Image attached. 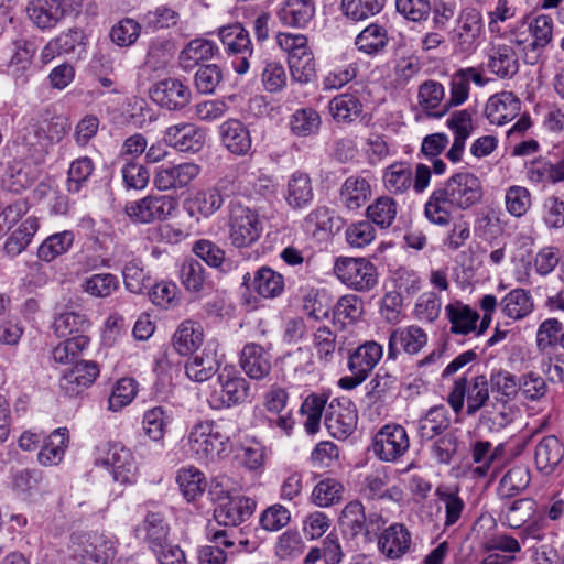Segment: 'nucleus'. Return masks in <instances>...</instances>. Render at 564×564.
Here are the masks:
<instances>
[{
  "label": "nucleus",
  "mask_w": 564,
  "mask_h": 564,
  "mask_svg": "<svg viewBox=\"0 0 564 564\" xmlns=\"http://www.w3.org/2000/svg\"><path fill=\"white\" fill-rule=\"evenodd\" d=\"M171 416L162 406H154L143 414V430L148 437L154 442L162 441Z\"/></svg>",
  "instance_id": "60"
},
{
  "label": "nucleus",
  "mask_w": 564,
  "mask_h": 564,
  "mask_svg": "<svg viewBox=\"0 0 564 564\" xmlns=\"http://www.w3.org/2000/svg\"><path fill=\"white\" fill-rule=\"evenodd\" d=\"M530 484V470L525 466L510 468L500 479L498 495L501 498H511L519 495Z\"/></svg>",
  "instance_id": "51"
},
{
  "label": "nucleus",
  "mask_w": 564,
  "mask_h": 564,
  "mask_svg": "<svg viewBox=\"0 0 564 564\" xmlns=\"http://www.w3.org/2000/svg\"><path fill=\"white\" fill-rule=\"evenodd\" d=\"M488 386L486 376L474 375L470 370L457 378L448 395V403L453 411L458 414L463 410L466 399V413L474 415L489 400Z\"/></svg>",
  "instance_id": "3"
},
{
  "label": "nucleus",
  "mask_w": 564,
  "mask_h": 564,
  "mask_svg": "<svg viewBox=\"0 0 564 564\" xmlns=\"http://www.w3.org/2000/svg\"><path fill=\"white\" fill-rule=\"evenodd\" d=\"M445 508V527H452L460 519L465 502L458 495L457 488L437 487L435 491Z\"/></svg>",
  "instance_id": "58"
},
{
  "label": "nucleus",
  "mask_w": 564,
  "mask_h": 564,
  "mask_svg": "<svg viewBox=\"0 0 564 564\" xmlns=\"http://www.w3.org/2000/svg\"><path fill=\"white\" fill-rule=\"evenodd\" d=\"M321 116L313 108L297 109L290 117V129L297 137H310L316 134L321 128Z\"/></svg>",
  "instance_id": "54"
},
{
  "label": "nucleus",
  "mask_w": 564,
  "mask_h": 564,
  "mask_svg": "<svg viewBox=\"0 0 564 564\" xmlns=\"http://www.w3.org/2000/svg\"><path fill=\"white\" fill-rule=\"evenodd\" d=\"M176 208L174 198L160 195L147 196L126 205L127 215L135 223L149 224L166 218Z\"/></svg>",
  "instance_id": "12"
},
{
  "label": "nucleus",
  "mask_w": 564,
  "mask_h": 564,
  "mask_svg": "<svg viewBox=\"0 0 564 564\" xmlns=\"http://www.w3.org/2000/svg\"><path fill=\"white\" fill-rule=\"evenodd\" d=\"M397 216V203L388 196L378 197L367 208V217L370 223L376 224L380 228L391 226Z\"/></svg>",
  "instance_id": "57"
},
{
  "label": "nucleus",
  "mask_w": 564,
  "mask_h": 564,
  "mask_svg": "<svg viewBox=\"0 0 564 564\" xmlns=\"http://www.w3.org/2000/svg\"><path fill=\"white\" fill-rule=\"evenodd\" d=\"M426 343V333L416 325L395 328L389 335L388 359H397L402 351L416 355Z\"/></svg>",
  "instance_id": "21"
},
{
  "label": "nucleus",
  "mask_w": 564,
  "mask_h": 564,
  "mask_svg": "<svg viewBox=\"0 0 564 564\" xmlns=\"http://www.w3.org/2000/svg\"><path fill=\"white\" fill-rule=\"evenodd\" d=\"M206 132L193 123H178L171 126L164 133L165 144L180 152H199L205 144Z\"/></svg>",
  "instance_id": "22"
},
{
  "label": "nucleus",
  "mask_w": 564,
  "mask_h": 564,
  "mask_svg": "<svg viewBox=\"0 0 564 564\" xmlns=\"http://www.w3.org/2000/svg\"><path fill=\"white\" fill-rule=\"evenodd\" d=\"M386 523L382 516L376 512L366 516L365 508L360 501H350L341 511L339 524L343 532L352 538L362 535L364 542H371Z\"/></svg>",
  "instance_id": "8"
},
{
  "label": "nucleus",
  "mask_w": 564,
  "mask_h": 564,
  "mask_svg": "<svg viewBox=\"0 0 564 564\" xmlns=\"http://www.w3.org/2000/svg\"><path fill=\"white\" fill-rule=\"evenodd\" d=\"M521 101L511 91H502L491 96L487 104L485 113L492 124L503 126L513 120L520 112Z\"/></svg>",
  "instance_id": "28"
},
{
  "label": "nucleus",
  "mask_w": 564,
  "mask_h": 564,
  "mask_svg": "<svg viewBox=\"0 0 564 564\" xmlns=\"http://www.w3.org/2000/svg\"><path fill=\"white\" fill-rule=\"evenodd\" d=\"M386 0H341L345 15L352 21H364L381 12Z\"/></svg>",
  "instance_id": "62"
},
{
  "label": "nucleus",
  "mask_w": 564,
  "mask_h": 564,
  "mask_svg": "<svg viewBox=\"0 0 564 564\" xmlns=\"http://www.w3.org/2000/svg\"><path fill=\"white\" fill-rule=\"evenodd\" d=\"M358 414L348 398L334 399L325 409L324 424L335 438H346L357 426Z\"/></svg>",
  "instance_id": "11"
},
{
  "label": "nucleus",
  "mask_w": 564,
  "mask_h": 564,
  "mask_svg": "<svg viewBox=\"0 0 564 564\" xmlns=\"http://www.w3.org/2000/svg\"><path fill=\"white\" fill-rule=\"evenodd\" d=\"M500 306L507 317L522 319L533 311L534 304L529 291L514 289L501 300Z\"/></svg>",
  "instance_id": "44"
},
{
  "label": "nucleus",
  "mask_w": 564,
  "mask_h": 564,
  "mask_svg": "<svg viewBox=\"0 0 564 564\" xmlns=\"http://www.w3.org/2000/svg\"><path fill=\"white\" fill-rule=\"evenodd\" d=\"M535 503L532 499H518L505 505L502 509V519L505 523L512 529L523 525L534 513Z\"/></svg>",
  "instance_id": "55"
},
{
  "label": "nucleus",
  "mask_w": 564,
  "mask_h": 564,
  "mask_svg": "<svg viewBox=\"0 0 564 564\" xmlns=\"http://www.w3.org/2000/svg\"><path fill=\"white\" fill-rule=\"evenodd\" d=\"M180 280L183 286L193 293L203 291L206 276L203 264L195 260H185L180 268Z\"/></svg>",
  "instance_id": "64"
},
{
  "label": "nucleus",
  "mask_w": 564,
  "mask_h": 564,
  "mask_svg": "<svg viewBox=\"0 0 564 564\" xmlns=\"http://www.w3.org/2000/svg\"><path fill=\"white\" fill-rule=\"evenodd\" d=\"M239 364L243 372L253 380H261L271 372V356L259 344L248 343L243 346Z\"/></svg>",
  "instance_id": "29"
},
{
  "label": "nucleus",
  "mask_w": 564,
  "mask_h": 564,
  "mask_svg": "<svg viewBox=\"0 0 564 564\" xmlns=\"http://www.w3.org/2000/svg\"><path fill=\"white\" fill-rule=\"evenodd\" d=\"M445 313L451 324V333L467 335L476 329L479 314L462 302H455L445 306Z\"/></svg>",
  "instance_id": "39"
},
{
  "label": "nucleus",
  "mask_w": 564,
  "mask_h": 564,
  "mask_svg": "<svg viewBox=\"0 0 564 564\" xmlns=\"http://www.w3.org/2000/svg\"><path fill=\"white\" fill-rule=\"evenodd\" d=\"M553 20L551 17L541 14L538 15L529 25L530 33L533 41L522 47L523 61L525 64L535 65L543 50L552 41Z\"/></svg>",
  "instance_id": "26"
},
{
  "label": "nucleus",
  "mask_w": 564,
  "mask_h": 564,
  "mask_svg": "<svg viewBox=\"0 0 564 564\" xmlns=\"http://www.w3.org/2000/svg\"><path fill=\"white\" fill-rule=\"evenodd\" d=\"M99 367L95 361L78 360L74 367L66 371L61 380L59 387L68 397L78 395L88 388L98 377Z\"/></svg>",
  "instance_id": "24"
},
{
  "label": "nucleus",
  "mask_w": 564,
  "mask_h": 564,
  "mask_svg": "<svg viewBox=\"0 0 564 564\" xmlns=\"http://www.w3.org/2000/svg\"><path fill=\"white\" fill-rule=\"evenodd\" d=\"M481 31L480 12L475 8H467L457 18V26L453 30V42L460 52H471L476 47Z\"/></svg>",
  "instance_id": "20"
},
{
  "label": "nucleus",
  "mask_w": 564,
  "mask_h": 564,
  "mask_svg": "<svg viewBox=\"0 0 564 564\" xmlns=\"http://www.w3.org/2000/svg\"><path fill=\"white\" fill-rule=\"evenodd\" d=\"M68 430L58 427L54 430L44 441L42 448L37 454V460L42 466H56L64 457L65 449L68 446Z\"/></svg>",
  "instance_id": "36"
},
{
  "label": "nucleus",
  "mask_w": 564,
  "mask_h": 564,
  "mask_svg": "<svg viewBox=\"0 0 564 564\" xmlns=\"http://www.w3.org/2000/svg\"><path fill=\"white\" fill-rule=\"evenodd\" d=\"M451 424L448 411L444 405L431 408L417 422V432L422 441H431L445 432Z\"/></svg>",
  "instance_id": "41"
},
{
  "label": "nucleus",
  "mask_w": 564,
  "mask_h": 564,
  "mask_svg": "<svg viewBox=\"0 0 564 564\" xmlns=\"http://www.w3.org/2000/svg\"><path fill=\"white\" fill-rule=\"evenodd\" d=\"M203 341V327L198 322L192 319H186L181 323L173 335V346L182 356L195 352L202 346Z\"/></svg>",
  "instance_id": "35"
},
{
  "label": "nucleus",
  "mask_w": 564,
  "mask_h": 564,
  "mask_svg": "<svg viewBox=\"0 0 564 564\" xmlns=\"http://www.w3.org/2000/svg\"><path fill=\"white\" fill-rule=\"evenodd\" d=\"M228 228V238L236 248L252 246L263 229L257 212L238 202L229 204Z\"/></svg>",
  "instance_id": "5"
},
{
  "label": "nucleus",
  "mask_w": 564,
  "mask_h": 564,
  "mask_svg": "<svg viewBox=\"0 0 564 564\" xmlns=\"http://www.w3.org/2000/svg\"><path fill=\"white\" fill-rule=\"evenodd\" d=\"M200 173V166L184 162L156 167L153 184L159 191H177L188 186Z\"/></svg>",
  "instance_id": "14"
},
{
  "label": "nucleus",
  "mask_w": 564,
  "mask_h": 564,
  "mask_svg": "<svg viewBox=\"0 0 564 564\" xmlns=\"http://www.w3.org/2000/svg\"><path fill=\"white\" fill-rule=\"evenodd\" d=\"M134 533L151 552L160 551L170 542V525L160 512H148L143 522L135 528Z\"/></svg>",
  "instance_id": "25"
},
{
  "label": "nucleus",
  "mask_w": 564,
  "mask_h": 564,
  "mask_svg": "<svg viewBox=\"0 0 564 564\" xmlns=\"http://www.w3.org/2000/svg\"><path fill=\"white\" fill-rule=\"evenodd\" d=\"M150 96L154 102L167 110H180L189 104L192 93L180 79L165 78L153 85Z\"/></svg>",
  "instance_id": "19"
},
{
  "label": "nucleus",
  "mask_w": 564,
  "mask_h": 564,
  "mask_svg": "<svg viewBox=\"0 0 564 564\" xmlns=\"http://www.w3.org/2000/svg\"><path fill=\"white\" fill-rule=\"evenodd\" d=\"M218 35L227 52L235 56L232 59L234 69L239 75L246 74L250 68L249 59L253 54L249 32L240 23H235L220 28Z\"/></svg>",
  "instance_id": "9"
},
{
  "label": "nucleus",
  "mask_w": 564,
  "mask_h": 564,
  "mask_svg": "<svg viewBox=\"0 0 564 564\" xmlns=\"http://www.w3.org/2000/svg\"><path fill=\"white\" fill-rule=\"evenodd\" d=\"M370 196L371 187L369 182L359 175L347 177L340 188V202L350 210L364 206Z\"/></svg>",
  "instance_id": "38"
},
{
  "label": "nucleus",
  "mask_w": 564,
  "mask_h": 564,
  "mask_svg": "<svg viewBox=\"0 0 564 564\" xmlns=\"http://www.w3.org/2000/svg\"><path fill=\"white\" fill-rule=\"evenodd\" d=\"M69 129L68 120L63 116L44 117L26 128L23 141L29 147H40L44 152L43 140L51 143L59 142Z\"/></svg>",
  "instance_id": "15"
},
{
  "label": "nucleus",
  "mask_w": 564,
  "mask_h": 564,
  "mask_svg": "<svg viewBox=\"0 0 564 564\" xmlns=\"http://www.w3.org/2000/svg\"><path fill=\"white\" fill-rule=\"evenodd\" d=\"M237 191L235 180L220 178L214 186L195 194L192 208L204 218H208L221 208L226 197L236 194Z\"/></svg>",
  "instance_id": "16"
},
{
  "label": "nucleus",
  "mask_w": 564,
  "mask_h": 564,
  "mask_svg": "<svg viewBox=\"0 0 564 564\" xmlns=\"http://www.w3.org/2000/svg\"><path fill=\"white\" fill-rule=\"evenodd\" d=\"M564 445L554 435L544 436L535 446L534 463L536 468L549 475L562 462Z\"/></svg>",
  "instance_id": "33"
},
{
  "label": "nucleus",
  "mask_w": 564,
  "mask_h": 564,
  "mask_svg": "<svg viewBox=\"0 0 564 564\" xmlns=\"http://www.w3.org/2000/svg\"><path fill=\"white\" fill-rule=\"evenodd\" d=\"M75 235L72 230H64L48 236L39 247L37 257L45 262H51L66 253L73 246Z\"/></svg>",
  "instance_id": "47"
},
{
  "label": "nucleus",
  "mask_w": 564,
  "mask_h": 564,
  "mask_svg": "<svg viewBox=\"0 0 564 564\" xmlns=\"http://www.w3.org/2000/svg\"><path fill=\"white\" fill-rule=\"evenodd\" d=\"M39 230V220L35 217H28L20 226L7 238L4 251L14 257L20 254L30 245L32 238Z\"/></svg>",
  "instance_id": "45"
},
{
  "label": "nucleus",
  "mask_w": 564,
  "mask_h": 564,
  "mask_svg": "<svg viewBox=\"0 0 564 564\" xmlns=\"http://www.w3.org/2000/svg\"><path fill=\"white\" fill-rule=\"evenodd\" d=\"M488 67L500 78H512L519 72V59L511 45H495L489 53Z\"/></svg>",
  "instance_id": "34"
},
{
  "label": "nucleus",
  "mask_w": 564,
  "mask_h": 564,
  "mask_svg": "<svg viewBox=\"0 0 564 564\" xmlns=\"http://www.w3.org/2000/svg\"><path fill=\"white\" fill-rule=\"evenodd\" d=\"M355 44L360 52L375 55L388 44L387 30L378 24H370L357 35Z\"/></svg>",
  "instance_id": "52"
},
{
  "label": "nucleus",
  "mask_w": 564,
  "mask_h": 564,
  "mask_svg": "<svg viewBox=\"0 0 564 564\" xmlns=\"http://www.w3.org/2000/svg\"><path fill=\"white\" fill-rule=\"evenodd\" d=\"M224 147L236 155H245L251 149V137L247 127L239 120L230 119L219 126Z\"/></svg>",
  "instance_id": "31"
},
{
  "label": "nucleus",
  "mask_w": 564,
  "mask_h": 564,
  "mask_svg": "<svg viewBox=\"0 0 564 564\" xmlns=\"http://www.w3.org/2000/svg\"><path fill=\"white\" fill-rule=\"evenodd\" d=\"M284 198L292 209L306 208L314 198L312 180L308 174L294 172L288 180Z\"/></svg>",
  "instance_id": "30"
},
{
  "label": "nucleus",
  "mask_w": 564,
  "mask_h": 564,
  "mask_svg": "<svg viewBox=\"0 0 564 564\" xmlns=\"http://www.w3.org/2000/svg\"><path fill=\"white\" fill-rule=\"evenodd\" d=\"M36 52V46L32 41L19 39L12 43V56L8 65V72L17 79L21 78L29 69L32 58Z\"/></svg>",
  "instance_id": "48"
},
{
  "label": "nucleus",
  "mask_w": 564,
  "mask_h": 564,
  "mask_svg": "<svg viewBox=\"0 0 564 564\" xmlns=\"http://www.w3.org/2000/svg\"><path fill=\"white\" fill-rule=\"evenodd\" d=\"M482 196L479 177L470 172H459L431 193L424 206V215L434 225L447 226L454 209L467 210L480 203Z\"/></svg>",
  "instance_id": "1"
},
{
  "label": "nucleus",
  "mask_w": 564,
  "mask_h": 564,
  "mask_svg": "<svg viewBox=\"0 0 564 564\" xmlns=\"http://www.w3.org/2000/svg\"><path fill=\"white\" fill-rule=\"evenodd\" d=\"M250 386L234 368L225 367L217 377L208 397L215 410L229 409L243 403L248 398Z\"/></svg>",
  "instance_id": "6"
},
{
  "label": "nucleus",
  "mask_w": 564,
  "mask_h": 564,
  "mask_svg": "<svg viewBox=\"0 0 564 564\" xmlns=\"http://www.w3.org/2000/svg\"><path fill=\"white\" fill-rule=\"evenodd\" d=\"M176 482L187 501H193L203 495L206 488L204 474L191 466L178 470Z\"/></svg>",
  "instance_id": "53"
},
{
  "label": "nucleus",
  "mask_w": 564,
  "mask_h": 564,
  "mask_svg": "<svg viewBox=\"0 0 564 564\" xmlns=\"http://www.w3.org/2000/svg\"><path fill=\"white\" fill-rule=\"evenodd\" d=\"M69 551L75 560L107 564L116 556L115 541L102 533L75 532L70 535Z\"/></svg>",
  "instance_id": "4"
},
{
  "label": "nucleus",
  "mask_w": 564,
  "mask_h": 564,
  "mask_svg": "<svg viewBox=\"0 0 564 564\" xmlns=\"http://www.w3.org/2000/svg\"><path fill=\"white\" fill-rule=\"evenodd\" d=\"M235 530H217L212 533L210 541L214 545H206L199 550L198 560L200 564H224L228 554L240 551L249 542L239 540L238 546L234 539Z\"/></svg>",
  "instance_id": "18"
},
{
  "label": "nucleus",
  "mask_w": 564,
  "mask_h": 564,
  "mask_svg": "<svg viewBox=\"0 0 564 564\" xmlns=\"http://www.w3.org/2000/svg\"><path fill=\"white\" fill-rule=\"evenodd\" d=\"M329 111L337 122H352L362 112L360 100L352 94H340L329 101Z\"/></svg>",
  "instance_id": "49"
},
{
  "label": "nucleus",
  "mask_w": 564,
  "mask_h": 564,
  "mask_svg": "<svg viewBox=\"0 0 564 564\" xmlns=\"http://www.w3.org/2000/svg\"><path fill=\"white\" fill-rule=\"evenodd\" d=\"M336 276L358 292L373 289L378 283L376 267L365 258H341L334 267Z\"/></svg>",
  "instance_id": "7"
},
{
  "label": "nucleus",
  "mask_w": 564,
  "mask_h": 564,
  "mask_svg": "<svg viewBox=\"0 0 564 564\" xmlns=\"http://www.w3.org/2000/svg\"><path fill=\"white\" fill-rule=\"evenodd\" d=\"M289 67L294 80L308 83L315 76V62L310 48L289 56Z\"/></svg>",
  "instance_id": "63"
},
{
  "label": "nucleus",
  "mask_w": 564,
  "mask_h": 564,
  "mask_svg": "<svg viewBox=\"0 0 564 564\" xmlns=\"http://www.w3.org/2000/svg\"><path fill=\"white\" fill-rule=\"evenodd\" d=\"M410 447L405 429L399 424L382 426L373 437L375 455L383 462H397Z\"/></svg>",
  "instance_id": "10"
},
{
  "label": "nucleus",
  "mask_w": 564,
  "mask_h": 564,
  "mask_svg": "<svg viewBox=\"0 0 564 564\" xmlns=\"http://www.w3.org/2000/svg\"><path fill=\"white\" fill-rule=\"evenodd\" d=\"M412 535L403 523H392L377 538L378 551L388 560H400L411 550Z\"/></svg>",
  "instance_id": "17"
},
{
  "label": "nucleus",
  "mask_w": 564,
  "mask_h": 564,
  "mask_svg": "<svg viewBox=\"0 0 564 564\" xmlns=\"http://www.w3.org/2000/svg\"><path fill=\"white\" fill-rule=\"evenodd\" d=\"M382 355L383 348L380 344L373 340L366 341L348 356L349 371L367 378L380 361Z\"/></svg>",
  "instance_id": "32"
},
{
  "label": "nucleus",
  "mask_w": 564,
  "mask_h": 564,
  "mask_svg": "<svg viewBox=\"0 0 564 564\" xmlns=\"http://www.w3.org/2000/svg\"><path fill=\"white\" fill-rule=\"evenodd\" d=\"M89 338L85 335L74 336L59 343L52 351V358L55 362L66 365L75 364L79 354L89 345Z\"/></svg>",
  "instance_id": "59"
},
{
  "label": "nucleus",
  "mask_w": 564,
  "mask_h": 564,
  "mask_svg": "<svg viewBox=\"0 0 564 564\" xmlns=\"http://www.w3.org/2000/svg\"><path fill=\"white\" fill-rule=\"evenodd\" d=\"M95 171V163L89 156H79L72 161L68 172L66 188L70 194H78L87 186Z\"/></svg>",
  "instance_id": "46"
},
{
  "label": "nucleus",
  "mask_w": 564,
  "mask_h": 564,
  "mask_svg": "<svg viewBox=\"0 0 564 564\" xmlns=\"http://www.w3.org/2000/svg\"><path fill=\"white\" fill-rule=\"evenodd\" d=\"M102 463L111 467L115 481L122 485L135 481L138 467L128 448L119 444L111 445Z\"/></svg>",
  "instance_id": "27"
},
{
  "label": "nucleus",
  "mask_w": 564,
  "mask_h": 564,
  "mask_svg": "<svg viewBox=\"0 0 564 564\" xmlns=\"http://www.w3.org/2000/svg\"><path fill=\"white\" fill-rule=\"evenodd\" d=\"M218 369L219 364L215 352L207 349L192 357L185 365L187 377L196 382L207 381Z\"/></svg>",
  "instance_id": "43"
},
{
  "label": "nucleus",
  "mask_w": 564,
  "mask_h": 564,
  "mask_svg": "<svg viewBox=\"0 0 564 564\" xmlns=\"http://www.w3.org/2000/svg\"><path fill=\"white\" fill-rule=\"evenodd\" d=\"M230 438L229 421H198L189 429L185 446L193 459L208 464L228 454Z\"/></svg>",
  "instance_id": "2"
},
{
  "label": "nucleus",
  "mask_w": 564,
  "mask_h": 564,
  "mask_svg": "<svg viewBox=\"0 0 564 564\" xmlns=\"http://www.w3.org/2000/svg\"><path fill=\"white\" fill-rule=\"evenodd\" d=\"M214 42L206 39H194L181 51L178 62L183 69L189 70L200 61L210 59L217 52Z\"/></svg>",
  "instance_id": "42"
},
{
  "label": "nucleus",
  "mask_w": 564,
  "mask_h": 564,
  "mask_svg": "<svg viewBox=\"0 0 564 564\" xmlns=\"http://www.w3.org/2000/svg\"><path fill=\"white\" fill-rule=\"evenodd\" d=\"M343 226V220L334 215V212L326 206H317L306 215L303 227L307 232L317 236L319 232L333 234Z\"/></svg>",
  "instance_id": "40"
},
{
  "label": "nucleus",
  "mask_w": 564,
  "mask_h": 564,
  "mask_svg": "<svg viewBox=\"0 0 564 564\" xmlns=\"http://www.w3.org/2000/svg\"><path fill=\"white\" fill-rule=\"evenodd\" d=\"M256 509V501L245 496L227 497L214 510V517L219 525L237 527L248 520Z\"/></svg>",
  "instance_id": "23"
},
{
  "label": "nucleus",
  "mask_w": 564,
  "mask_h": 564,
  "mask_svg": "<svg viewBox=\"0 0 564 564\" xmlns=\"http://www.w3.org/2000/svg\"><path fill=\"white\" fill-rule=\"evenodd\" d=\"M90 326L85 314L64 312L58 314L53 323V329L58 337H66L74 333H84Z\"/></svg>",
  "instance_id": "61"
},
{
  "label": "nucleus",
  "mask_w": 564,
  "mask_h": 564,
  "mask_svg": "<svg viewBox=\"0 0 564 564\" xmlns=\"http://www.w3.org/2000/svg\"><path fill=\"white\" fill-rule=\"evenodd\" d=\"M72 12V0H32L26 7L29 19L40 30L54 28Z\"/></svg>",
  "instance_id": "13"
},
{
  "label": "nucleus",
  "mask_w": 564,
  "mask_h": 564,
  "mask_svg": "<svg viewBox=\"0 0 564 564\" xmlns=\"http://www.w3.org/2000/svg\"><path fill=\"white\" fill-rule=\"evenodd\" d=\"M383 184L392 194H402L412 186V171L403 163H394L386 169Z\"/></svg>",
  "instance_id": "56"
},
{
  "label": "nucleus",
  "mask_w": 564,
  "mask_h": 564,
  "mask_svg": "<svg viewBox=\"0 0 564 564\" xmlns=\"http://www.w3.org/2000/svg\"><path fill=\"white\" fill-rule=\"evenodd\" d=\"M253 288L265 299L279 296L284 290V278L269 267L260 268L253 279Z\"/></svg>",
  "instance_id": "50"
},
{
  "label": "nucleus",
  "mask_w": 564,
  "mask_h": 564,
  "mask_svg": "<svg viewBox=\"0 0 564 564\" xmlns=\"http://www.w3.org/2000/svg\"><path fill=\"white\" fill-rule=\"evenodd\" d=\"M311 0H286L278 11L279 20L286 26L304 28L314 17Z\"/></svg>",
  "instance_id": "37"
}]
</instances>
